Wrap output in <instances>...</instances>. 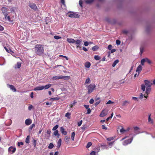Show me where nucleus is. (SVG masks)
Here are the masks:
<instances>
[{
	"mask_svg": "<svg viewBox=\"0 0 155 155\" xmlns=\"http://www.w3.org/2000/svg\"><path fill=\"white\" fill-rule=\"evenodd\" d=\"M34 51L36 54L42 55L44 53V46L40 44L36 45L34 48Z\"/></svg>",
	"mask_w": 155,
	"mask_h": 155,
	"instance_id": "nucleus-1",
	"label": "nucleus"
},
{
	"mask_svg": "<svg viewBox=\"0 0 155 155\" xmlns=\"http://www.w3.org/2000/svg\"><path fill=\"white\" fill-rule=\"evenodd\" d=\"M144 82L145 83V84H142L141 85V89L143 92L145 91V86L147 87H150L152 84V83H151L150 81L147 80H145L144 81Z\"/></svg>",
	"mask_w": 155,
	"mask_h": 155,
	"instance_id": "nucleus-2",
	"label": "nucleus"
},
{
	"mask_svg": "<svg viewBox=\"0 0 155 155\" xmlns=\"http://www.w3.org/2000/svg\"><path fill=\"white\" fill-rule=\"evenodd\" d=\"M145 62H147L149 64H152V61L147 58L142 59L141 61V64L142 65H144Z\"/></svg>",
	"mask_w": 155,
	"mask_h": 155,
	"instance_id": "nucleus-3",
	"label": "nucleus"
},
{
	"mask_svg": "<svg viewBox=\"0 0 155 155\" xmlns=\"http://www.w3.org/2000/svg\"><path fill=\"white\" fill-rule=\"evenodd\" d=\"M95 86L94 84H90L87 87L88 90V94H89L92 92L95 88Z\"/></svg>",
	"mask_w": 155,
	"mask_h": 155,
	"instance_id": "nucleus-4",
	"label": "nucleus"
},
{
	"mask_svg": "<svg viewBox=\"0 0 155 155\" xmlns=\"http://www.w3.org/2000/svg\"><path fill=\"white\" fill-rule=\"evenodd\" d=\"M82 42V40L81 39H77L75 40V43L76 44V48H81V44Z\"/></svg>",
	"mask_w": 155,
	"mask_h": 155,
	"instance_id": "nucleus-5",
	"label": "nucleus"
},
{
	"mask_svg": "<svg viewBox=\"0 0 155 155\" xmlns=\"http://www.w3.org/2000/svg\"><path fill=\"white\" fill-rule=\"evenodd\" d=\"M68 16L70 18H79L80 17V15L76 13H74L73 12H70Z\"/></svg>",
	"mask_w": 155,
	"mask_h": 155,
	"instance_id": "nucleus-6",
	"label": "nucleus"
},
{
	"mask_svg": "<svg viewBox=\"0 0 155 155\" xmlns=\"http://www.w3.org/2000/svg\"><path fill=\"white\" fill-rule=\"evenodd\" d=\"M107 112L108 111L107 110L104 109L103 110L100 115V117H102L105 116L107 114Z\"/></svg>",
	"mask_w": 155,
	"mask_h": 155,
	"instance_id": "nucleus-7",
	"label": "nucleus"
},
{
	"mask_svg": "<svg viewBox=\"0 0 155 155\" xmlns=\"http://www.w3.org/2000/svg\"><path fill=\"white\" fill-rule=\"evenodd\" d=\"M133 140V138H131L130 139L125 140L123 142V144L125 146L127 144H130L131 143Z\"/></svg>",
	"mask_w": 155,
	"mask_h": 155,
	"instance_id": "nucleus-8",
	"label": "nucleus"
},
{
	"mask_svg": "<svg viewBox=\"0 0 155 155\" xmlns=\"http://www.w3.org/2000/svg\"><path fill=\"white\" fill-rule=\"evenodd\" d=\"M29 6L31 9H33L35 10H36L38 8L35 4L34 3H29Z\"/></svg>",
	"mask_w": 155,
	"mask_h": 155,
	"instance_id": "nucleus-9",
	"label": "nucleus"
},
{
	"mask_svg": "<svg viewBox=\"0 0 155 155\" xmlns=\"http://www.w3.org/2000/svg\"><path fill=\"white\" fill-rule=\"evenodd\" d=\"M16 150L15 147H13L12 146H11L8 148V152L10 153L12 152V153H14Z\"/></svg>",
	"mask_w": 155,
	"mask_h": 155,
	"instance_id": "nucleus-10",
	"label": "nucleus"
},
{
	"mask_svg": "<svg viewBox=\"0 0 155 155\" xmlns=\"http://www.w3.org/2000/svg\"><path fill=\"white\" fill-rule=\"evenodd\" d=\"M7 9V8L4 7L2 8V11L4 15H8Z\"/></svg>",
	"mask_w": 155,
	"mask_h": 155,
	"instance_id": "nucleus-11",
	"label": "nucleus"
},
{
	"mask_svg": "<svg viewBox=\"0 0 155 155\" xmlns=\"http://www.w3.org/2000/svg\"><path fill=\"white\" fill-rule=\"evenodd\" d=\"M142 70V67L141 65H139L137 67L136 72H138V73L137 75V76H138L139 74L140 73V72Z\"/></svg>",
	"mask_w": 155,
	"mask_h": 155,
	"instance_id": "nucleus-12",
	"label": "nucleus"
},
{
	"mask_svg": "<svg viewBox=\"0 0 155 155\" xmlns=\"http://www.w3.org/2000/svg\"><path fill=\"white\" fill-rule=\"evenodd\" d=\"M8 87H9L10 89L13 91L14 92H16V89L15 88L14 86L12 85L7 84Z\"/></svg>",
	"mask_w": 155,
	"mask_h": 155,
	"instance_id": "nucleus-13",
	"label": "nucleus"
},
{
	"mask_svg": "<svg viewBox=\"0 0 155 155\" xmlns=\"http://www.w3.org/2000/svg\"><path fill=\"white\" fill-rule=\"evenodd\" d=\"M32 123L31 120L30 119H26L25 121V124L26 125H29L31 124Z\"/></svg>",
	"mask_w": 155,
	"mask_h": 155,
	"instance_id": "nucleus-14",
	"label": "nucleus"
},
{
	"mask_svg": "<svg viewBox=\"0 0 155 155\" xmlns=\"http://www.w3.org/2000/svg\"><path fill=\"white\" fill-rule=\"evenodd\" d=\"M44 89V87L43 86H38L37 87H35L34 89V90L36 91H40L41 90H43Z\"/></svg>",
	"mask_w": 155,
	"mask_h": 155,
	"instance_id": "nucleus-15",
	"label": "nucleus"
},
{
	"mask_svg": "<svg viewBox=\"0 0 155 155\" xmlns=\"http://www.w3.org/2000/svg\"><path fill=\"white\" fill-rule=\"evenodd\" d=\"M60 131H61L62 134L65 135H67V132L64 131V129L63 127H61L60 128Z\"/></svg>",
	"mask_w": 155,
	"mask_h": 155,
	"instance_id": "nucleus-16",
	"label": "nucleus"
},
{
	"mask_svg": "<svg viewBox=\"0 0 155 155\" xmlns=\"http://www.w3.org/2000/svg\"><path fill=\"white\" fill-rule=\"evenodd\" d=\"M67 41L70 43H74L75 42V40L73 38H68L67 39Z\"/></svg>",
	"mask_w": 155,
	"mask_h": 155,
	"instance_id": "nucleus-17",
	"label": "nucleus"
},
{
	"mask_svg": "<svg viewBox=\"0 0 155 155\" xmlns=\"http://www.w3.org/2000/svg\"><path fill=\"white\" fill-rule=\"evenodd\" d=\"M151 90V88L150 87H147L146 88L145 92L146 94L148 95L150 93Z\"/></svg>",
	"mask_w": 155,
	"mask_h": 155,
	"instance_id": "nucleus-18",
	"label": "nucleus"
},
{
	"mask_svg": "<svg viewBox=\"0 0 155 155\" xmlns=\"http://www.w3.org/2000/svg\"><path fill=\"white\" fill-rule=\"evenodd\" d=\"M70 137L69 136H66L65 137V138L64 139V140L65 142L67 144L69 143V141L70 139Z\"/></svg>",
	"mask_w": 155,
	"mask_h": 155,
	"instance_id": "nucleus-19",
	"label": "nucleus"
},
{
	"mask_svg": "<svg viewBox=\"0 0 155 155\" xmlns=\"http://www.w3.org/2000/svg\"><path fill=\"white\" fill-rule=\"evenodd\" d=\"M129 104V102L127 101H125L123 102L122 105L123 106H127L128 104Z\"/></svg>",
	"mask_w": 155,
	"mask_h": 155,
	"instance_id": "nucleus-20",
	"label": "nucleus"
},
{
	"mask_svg": "<svg viewBox=\"0 0 155 155\" xmlns=\"http://www.w3.org/2000/svg\"><path fill=\"white\" fill-rule=\"evenodd\" d=\"M61 76H57L53 77L52 78V79L53 80H58L61 79Z\"/></svg>",
	"mask_w": 155,
	"mask_h": 155,
	"instance_id": "nucleus-21",
	"label": "nucleus"
},
{
	"mask_svg": "<svg viewBox=\"0 0 155 155\" xmlns=\"http://www.w3.org/2000/svg\"><path fill=\"white\" fill-rule=\"evenodd\" d=\"M61 79H63L66 81L68 80L70 76H63L61 75Z\"/></svg>",
	"mask_w": 155,
	"mask_h": 155,
	"instance_id": "nucleus-22",
	"label": "nucleus"
},
{
	"mask_svg": "<svg viewBox=\"0 0 155 155\" xmlns=\"http://www.w3.org/2000/svg\"><path fill=\"white\" fill-rule=\"evenodd\" d=\"M151 114H150L149 115V117H148V121L149 122H150V123L152 124H153V120L151 119L150 117Z\"/></svg>",
	"mask_w": 155,
	"mask_h": 155,
	"instance_id": "nucleus-23",
	"label": "nucleus"
},
{
	"mask_svg": "<svg viewBox=\"0 0 155 155\" xmlns=\"http://www.w3.org/2000/svg\"><path fill=\"white\" fill-rule=\"evenodd\" d=\"M61 139H60L58 140L57 143V147L58 148H59L61 145Z\"/></svg>",
	"mask_w": 155,
	"mask_h": 155,
	"instance_id": "nucleus-24",
	"label": "nucleus"
},
{
	"mask_svg": "<svg viewBox=\"0 0 155 155\" xmlns=\"http://www.w3.org/2000/svg\"><path fill=\"white\" fill-rule=\"evenodd\" d=\"M51 84H48L45 86H43L44 89H47L50 87L51 86Z\"/></svg>",
	"mask_w": 155,
	"mask_h": 155,
	"instance_id": "nucleus-25",
	"label": "nucleus"
},
{
	"mask_svg": "<svg viewBox=\"0 0 155 155\" xmlns=\"http://www.w3.org/2000/svg\"><path fill=\"white\" fill-rule=\"evenodd\" d=\"M119 62V60L118 59L116 60L113 63L112 66L113 67H114Z\"/></svg>",
	"mask_w": 155,
	"mask_h": 155,
	"instance_id": "nucleus-26",
	"label": "nucleus"
},
{
	"mask_svg": "<svg viewBox=\"0 0 155 155\" xmlns=\"http://www.w3.org/2000/svg\"><path fill=\"white\" fill-rule=\"evenodd\" d=\"M91 64L89 62H87L85 64V67L87 68H89L91 66Z\"/></svg>",
	"mask_w": 155,
	"mask_h": 155,
	"instance_id": "nucleus-27",
	"label": "nucleus"
},
{
	"mask_svg": "<svg viewBox=\"0 0 155 155\" xmlns=\"http://www.w3.org/2000/svg\"><path fill=\"white\" fill-rule=\"evenodd\" d=\"M59 98H58V97H54L53 98H51L49 100L50 101H57V100H59Z\"/></svg>",
	"mask_w": 155,
	"mask_h": 155,
	"instance_id": "nucleus-28",
	"label": "nucleus"
},
{
	"mask_svg": "<svg viewBox=\"0 0 155 155\" xmlns=\"http://www.w3.org/2000/svg\"><path fill=\"white\" fill-rule=\"evenodd\" d=\"M94 0H86L85 2L86 4H89L91 3L94 1Z\"/></svg>",
	"mask_w": 155,
	"mask_h": 155,
	"instance_id": "nucleus-29",
	"label": "nucleus"
},
{
	"mask_svg": "<svg viewBox=\"0 0 155 155\" xmlns=\"http://www.w3.org/2000/svg\"><path fill=\"white\" fill-rule=\"evenodd\" d=\"M29 139L30 136L28 135L27 136L25 140V142L26 143H29Z\"/></svg>",
	"mask_w": 155,
	"mask_h": 155,
	"instance_id": "nucleus-30",
	"label": "nucleus"
},
{
	"mask_svg": "<svg viewBox=\"0 0 155 155\" xmlns=\"http://www.w3.org/2000/svg\"><path fill=\"white\" fill-rule=\"evenodd\" d=\"M75 135V134L74 132H73L71 133V139L72 141H74V140Z\"/></svg>",
	"mask_w": 155,
	"mask_h": 155,
	"instance_id": "nucleus-31",
	"label": "nucleus"
},
{
	"mask_svg": "<svg viewBox=\"0 0 155 155\" xmlns=\"http://www.w3.org/2000/svg\"><path fill=\"white\" fill-rule=\"evenodd\" d=\"M54 147V144L52 143H51L49 145L48 147L49 149H51Z\"/></svg>",
	"mask_w": 155,
	"mask_h": 155,
	"instance_id": "nucleus-32",
	"label": "nucleus"
},
{
	"mask_svg": "<svg viewBox=\"0 0 155 155\" xmlns=\"http://www.w3.org/2000/svg\"><path fill=\"white\" fill-rule=\"evenodd\" d=\"M98 48V46L97 45H95L92 47V50L93 51H95L97 50Z\"/></svg>",
	"mask_w": 155,
	"mask_h": 155,
	"instance_id": "nucleus-33",
	"label": "nucleus"
},
{
	"mask_svg": "<svg viewBox=\"0 0 155 155\" xmlns=\"http://www.w3.org/2000/svg\"><path fill=\"white\" fill-rule=\"evenodd\" d=\"M94 58L96 60H99L101 59V58L98 55H95L94 56Z\"/></svg>",
	"mask_w": 155,
	"mask_h": 155,
	"instance_id": "nucleus-34",
	"label": "nucleus"
},
{
	"mask_svg": "<svg viewBox=\"0 0 155 155\" xmlns=\"http://www.w3.org/2000/svg\"><path fill=\"white\" fill-rule=\"evenodd\" d=\"M35 124H32L31 125L29 128V131H30V130H32V129L33 128V127H35Z\"/></svg>",
	"mask_w": 155,
	"mask_h": 155,
	"instance_id": "nucleus-35",
	"label": "nucleus"
},
{
	"mask_svg": "<svg viewBox=\"0 0 155 155\" xmlns=\"http://www.w3.org/2000/svg\"><path fill=\"white\" fill-rule=\"evenodd\" d=\"M54 135L55 136H57V135H59L58 134V130H55L53 133Z\"/></svg>",
	"mask_w": 155,
	"mask_h": 155,
	"instance_id": "nucleus-36",
	"label": "nucleus"
},
{
	"mask_svg": "<svg viewBox=\"0 0 155 155\" xmlns=\"http://www.w3.org/2000/svg\"><path fill=\"white\" fill-rule=\"evenodd\" d=\"M92 144V143L91 142H88L87 143V144L86 146V147L87 148H89L90 146H91Z\"/></svg>",
	"mask_w": 155,
	"mask_h": 155,
	"instance_id": "nucleus-37",
	"label": "nucleus"
},
{
	"mask_svg": "<svg viewBox=\"0 0 155 155\" xmlns=\"http://www.w3.org/2000/svg\"><path fill=\"white\" fill-rule=\"evenodd\" d=\"M58 125H56L54 127H53L52 130L54 131L57 130L56 129L58 128Z\"/></svg>",
	"mask_w": 155,
	"mask_h": 155,
	"instance_id": "nucleus-38",
	"label": "nucleus"
},
{
	"mask_svg": "<svg viewBox=\"0 0 155 155\" xmlns=\"http://www.w3.org/2000/svg\"><path fill=\"white\" fill-rule=\"evenodd\" d=\"M71 114L70 113L68 112L66 114L65 116L66 117H67L68 118H70V117H69L71 115Z\"/></svg>",
	"mask_w": 155,
	"mask_h": 155,
	"instance_id": "nucleus-39",
	"label": "nucleus"
},
{
	"mask_svg": "<svg viewBox=\"0 0 155 155\" xmlns=\"http://www.w3.org/2000/svg\"><path fill=\"white\" fill-rule=\"evenodd\" d=\"M61 37L57 36V35H55L54 36V38L56 40H58L60 39L61 38Z\"/></svg>",
	"mask_w": 155,
	"mask_h": 155,
	"instance_id": "nucleus-40",
	"label": "nucleus"
},
{
	"mask_svg": "<svg viewBox=\"0 0 155 155\" xmlns=\"http://www.w3.org/2000/svg\"><path fill=\"white\" fill-rule=\"evenodd\" d=\"M90 82H91V80H90V78H88L86 79V81L85 82V84H87V83H90Z\"/></svg>",
	"mask_w": 155,
	"mask_h": 155,
	"instance_id": "nucleus-41",
	"label": "nucleus"
},
{
	"mask_svg": "<svg viewBox=\"0 0 155 155\" xmlns=\"http://www.w3.org/2000/svg\"><path fill=\"white\" fill-rule=\"evenodd\" d=\"M32 142L33 143V145H34V147H35L36 146V141L35 140L33 139L32 140Z\"/></svg>",
	"mask_w": 155,
	"mask_h": 155,
	"instance_id": "nucleus-42",
	"label": "nucleus"
},
{
	"mask_svg": "<svg viewBox=\"0 0 155 155\" xmlns=\"http://www.w3.org/2000/svg\"><path fill=\"white\" fill-rule=\"evenodd\" d=\"M8 20L10 22H12L13 20H11V18L9 16H8L7 17Z\"/></svg>",
	"mask_w": 155,
	"mask_h": 155,
	"instance_id": "nucleus-43",
	"label": "nucleus"
},
{
	"mask_svg": "<svg viewBox=\"0 0 155 155\" xmlns=\"http://www.w3.org/2000/svg\"><path fill=\"white\" fill-rule=\"evenodd\" d=\"M21 63L19 62H18L17 63V67L18 68H19L21 67Z\"/></svg>",
	"mask_w": 155,
	"mask_h": 155,
	"instance_id": "nucleus-44",
	"label": "nucleus"
},
{
	"mask_svg": "<svg viewBox=\"0 0 155 155\" xmlns=\"http://www.w3.org/2000/svg\"><path fill=\"white\" fill-rule=\"evenodd\" d=\"M4 48L6 50V51L8 53L9 52V51H10V48H7L6 47H4Z\"/></svg>",
	"mask_w": 155,
	"mask_h": 155,
	"instance_id": "nucleus-45",
	"label": "nucleus"
},
{
	"mask_svg": "<svg viewBox=\"0 0 155 155\" xmlns=\"http://www.w3.org/2000/svg\"><path fill=\"white\" fill-rule=\"evenodd\" d=\"M116 42L117 45H119L120 44L121 42L119 40H117L116 41Z\"/></svg>",
	"mask_w": 155,
	"mask_h": 155,
	"instance_id": "nucleus-46",
	"label": "nucleus"
},
{
	"mask_svg": "<svg viewBox=\"0 0 155 155\" xmlns=\"http://www.w3.org/2000/svg\"><path fill=\"white\" fill-rule=\"evenodd\" d=\"M79 4L81 7H82L83 1L81 0L79 1Z\"/></svg>",
	"mask_w": 155,
	"mask_h": 155,
	"instance_id": "nucleus-47",
	"label": "nucleus"
},
{
	"mask_svg": "<svg viewBox=\"0 0 155 155\" xmlns=\"http://www.w3.org/2000/svg\"><path fill=\"white\" fill-rule=\"evenodd\" d=\"M86 128H87V127L85 125H83L82 126V127H81V128L82 130H86Z\"/></svg>",
	"mask_w": 155,
	"mask_h": 155,
	"instance_id": "nucleus-48",
	"label": "nucleus"
},
{
	"mask_svg": "<svg viewBox=\"0 0 155 155\" xmlns=\"http://www.w3.org/2000/svg\"><path fill=\"white\" fill-rule=\"evenodd\" d=\"M82 120H81L80 121H79L78 123V126L79 127H80V126H81V124H82Z\"/></svg>",
	"mask_w": 155,
	"mask_h": 155,
	"instance_id": "nucleus-49",
	"label": "nucleus"
},
{
	"mask_svg": "<svg viewBox=\"0 0 155 155\" xmlns=\"http://www.w3.org/2000/svg\"><path fill=\"white\" fill-rule=\"evenodd\" d=\"M23 143L22 142H18V146H20V145H23Z\"/></svg>",
	"mask_w": 155,
	"mask_h": 155,
	"instance_id": "nucleus-50",
	"label": "nucleus"
},
{
	"mask_svg": "<svg viewBox=\"0 0 155 155\" xmlns=\"http://www.w3.org/2000/svg\"><path fill=\"white\" fill-rule=\"evenodd\" d=\"M94 101L93 99H91L89 101V103L90 104H92L94 103Z\"/></svg>",
	"mask_w": 155,
	"mask_h": 155,
	"instance_id": "nucleus-51",
	"label": "nucleus"
},
{
	"mask_svg": "<svg viewBox=\"0 0 155 155\" xmlns=\"http://www.w3.org/2000/svg\"><path fill=\"white\" fill-rule=\"evenodd\" d=\"M91 112V110L90 108H88L87 110V114H89Z\"/></svg>",
	"mask_w": 155,
	"mask_h": 155,
	"instance_id": "nucleus-52",
	"label": "nucleus"
},
{
	"mask_svg": "<svg viewBox=\"0 0 155 155\" xmlns=\"http://www.w3.org/2000/svg\"><path fill=\"white\" fill-rule=\"evenodd\" d=\"M114 103L113 102H112L110 100H109L106 103L107 104H113Z\"/></svg>",
	"mask_w": 155,
	"mask_h": 155,
	"instance_id": "nucleus-53",
	"label": "nucleus"
},
{
	"mask_svg": "<svg viewBox=\"0 0 155 155\" xmlns=\"http://www.w3.org/2000/svg\"><path fill=\"white\" fill-rule=\"evenodd\" d=\"M113 139H114V138H113V137H110L108 138L107 139V140L108 141H111V140H113Z\"/></svg>",
	"mask_w": 155,
	"mask_h": 155,
	"instance_id": "nucleus-54",
	"label": "nucleus"
},
{
	"mask_svg": "<svg viewBox=\"0 0 155 155\" xmlns=\"http://www.w3.org/2000/svg\"><path fill=\"white\" fill-rule=\"evenodd\" d=\"M51 132V131L50 129L48 130L47 131V133L49 135L50 134Z\"/></svg>",
	"mask_w": 155,
	"mask_h": 155,
	"instance_id": "nucleus-55",
	"label": "nucleus"
},
{
	"mask_svg": "<svg viewBox=\"0 0 155 155\" xmlns=\"http://www.w3.org/2000/svg\"><path fill=\"white\" fill-rule=\"evenodd\" d=\"M101 101H97L95 103V105L96 106H97V105L100 103Z\"/></svg>",
	"mask_w": 155,
	"mask_h": 155,
	"instance_id": "nucleus-56",
	"label": "nucleus"
},
{
	"mask_svg": "<svg viewBox=\"0 0 155 155\" xmlns=\"http://www.w3.org/2000/svg\"><path fill=\"white\" fill-rule=\"evenodd\" d=\"M33 108V106L31 105H30L29 106H28V109L29 110H31L32 108Z\"/></svg>",
	"mask_w": 155,
	"mask_h": 155,
	"instance_id": "nucleus-57",
	"label": "nucleus"
},
{
	"mask_svg": "<svg viewBox=\"0 0 155 155\" xmlns=\"http://www.w3.org/2000/svg\"><path fill=\"white\" fill-rule=\"evenodd\" d=\"M112 48V45H110L108 46V49L109 50H110Z\"/></svg>",
	"mask_w": 155,
	"mask_h": 155,
	"instance_id": "nucleus-58",
	"label": "nucleus"
},
{
	"mask_svg": "<svg viewBox=\"0 0 155 155\" xmlns=\"http://www.w3.org/2000/svg\"><path fill=\"white\" fill-rule=\"evenodd\" d=\"M90 155H95V152L94 151H92L90 153Z\"/></svg>",
	"mask_w": 155,
	"mask_h": 155,
	"instance_id": "nucleus-59",
	"label": "nucleus"
},
{
	"mask_svg": "<svg viewBox=\"0 0 155 155\" xmlns=\"http://www.w3.org/2000/svg\"><path fill=\"white\" fill-rule=\"evenodd\" d=\"M102 128L103 129H104L105 130H107V127H105V125H103L102 126Z\"/></svg>",
	"mask_w": 155,
	"mask_h": 155,
	"instance_id": "nucleus-60",
	"label": "nucleus"
},
{
	"mask_svg": "<svg viewBox=\"0 0 155 155\" xmlns=\"http://www.w3.org/2000/svg\"><path fill=\"white\" fill-rule=\"evenodd\" d=\"M4 28L1 25L0 26V31H2L4 30Z\"/></svg>",
	"mask_w": 155,
	"mask_h": 155,
	"instance_id": "nucleus-61",
	"label": "nucleus"
},
{
	"mask_svg": "<svg viewBox=\"0 0 155 155\" xmlns=\"http://www.w3.org/2000/svg\"><path fill=\"white\" fill-rule=\"evenodd\" d=\"M82 49L85 51H87V48L84 47H83Z\"/></svg>",
	"mask_w": 155,
	"mask_h": 155,
	"instance_id": "nucleus-62",
	"label": "nucleus"
},
{
	"mask_svg": "<svg viewBox=\"0 0 155 155\" xmlns=\"http://www.w3.org/2000/svg\"><path fill=\"white\" fill-rule=\"evenodd\" d=\"M88 44H89V43L87 41H86V42H84V45L85 46H88Z\"/></svg>",
	"mask_w": 155,
	"mask_h": 155,
	"instance_id": "nucleus-63",
	"label": "nucleus"
},
{
	"mask_svg": "<svg viewBox=\"0 0 155 155\" xmlns=\"http://www.w3.org/2000/svg\"><path fill=\"white\" fill-rule=\"evenodd\" d=\"M143 95L142 93H141L139 97V98L140 99H141L143 98Z\"/></svg>",
	"mask_w": 155,
	"mask_h": 155,
	"instance_id": "nucleus-64",
	"label": "nucleus"
}]
</instances>
